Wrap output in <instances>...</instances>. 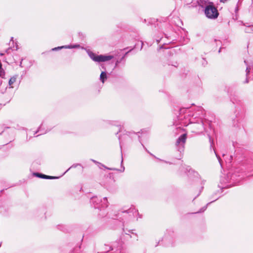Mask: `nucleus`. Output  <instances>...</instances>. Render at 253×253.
I'll list each match as a JSON object with an SVG mask.
<instances>
[{"label": "nucleus", "instance_id": "f257e3e1", "mask_svg": "<svg viewBox=\"0 0 253 253\" xmlns=\"http://www.w3.org/2000/svg\"><path fill=\"white\" fill-rule=\"evenodd\" d=\"M178 117L179 120H185V122H183L185 126H187L190 124H193L192 128L195 129L193 131L194 132L200 134L205 130L203 120L201 118H198L196 120L197 117V114L192 113L188 107L180 109Z\"/></svg>", "mask_w": 253, "mask_h": 253}, {"label": "nucleus", "instance_id": "f03ea898", "mask_svg": "<svg viewBox=\"0 0 253 253\" xmlns=\"http://www.w3.org/2000/svg\"><path fill=\"white\" fill-rule=\"evenodd\" d=\"M187 138V135L186 133L181 135L176 140L175 143L176 149L177 151L179 152V156L176 159L177 160H181L182 158L183 153L184 151L185 144Z\"/></svg>", "mask_w": 253, "mask_h": 253}, {"label": "nucleus", "instance_id": "7ed1b4c3", "mask_svg": "<svg viewBox=\"0 0 253 253\" xmlns=\"http://www.w3.org/2000/svg\"><path fill=\"white\" fill-rule=\"evenodd\" d=\"M205 14L208 18L212 19L217 18L219 15L217 8L212 2L209 3L205 7Z\"/></svg>", "mask_w": 253, "mask_h": 253}, {"label": "nucleus", "instance_id": "20e7f679", "mask_svg": "<svg viewBox=\"0 0 253 253\" xmlns=\"http://www.w3.org/2000/svg\"><path fill=\"white\" fill-rule=\"evenodd\" d=\"M137 35L136 33H134V35H130V37L134 38L133 42L135 43L127 46V54L136 49L140 50L142 48L143 43L141 41L139 40Z\"/></svg>", "mask_w": 253, "mask_h": 253}, {"label": "nucleus", "instance_id": "39448f33", "mask_svg": "<svg viewBox=\"0 0 253 253\" xmlns=\"http://www.w3.org/2000/svg\"><path fill=\"white\" fill-rule=\"evenodd\" d=\"M89 56L90 58L95 62H105L109 61L114 58L112 55H97L92 52H89L88 53Z\"/></svg>", "mask_w": 253, "mask_h": 253}, {"label": "nucleus", "instance_id": "423d86ee", "mask_svg": "<svg viewBox=\"0 0 253 253\" xmlns=\"http://www.w3.org/2000/svg\"><path fill=\"white\" fill-rule=\"evenodd\" d=\"M138 215L139 213L138 212V211L136 210L134 207L132 206L127 210V218L129 220H133L135 218L136 220H137L138 217L137 216Z\"/></svg>", "mask_w": 253, "mask_h": 253}, {"label": "nucleus", "instance_id": "0eeeda50", "mask_svg": "<svg viewBox=\"0 0 253 253\" xmlns=\"http://www.w3.org/2000/svg\"><path fill=\"white\" fill-rule=\"evenodd\" d=\"M236 174L235 173H228L227 175V183H228L227 186L233 185L239 182V180L236 179Z\"/></svg>", "mask_w": 253, "mask_h": 253}, {"label": "nucleus", "instance_id": "6e6552de", "mask_svg": "<svg viewBox=\"0 0 253 253\" xmlns=\"http://www.w3.org/2000/svg\"><path fill=\"white\" fill-rule=\"evenodd\" d=\"M127 136H128L129 137L131 138V139H137L141 143V145L143 146L144 149L151 155V156H154L155 158L156 157L154 156L152 153H151L143 145V144L141 143V141L140 138V136L136 133H135L134 132H127Z\"/></svg>", "mask_w": 253, "mask_h": 253}, {"label": "nucleus", "instance_id": "1a4fd4ad", "mask_svg": "<svg viewBox=\"0 0 253 253\" xmlns=\"http://www.w3.org/2000/svg\"><path fill=\"white\" fill-rule=\"evenodd\" d=\"M101 202V200L97 197H93L91 199V203L94 205V207L96 209L100 208V204Z\"/></svg>", "mask_w": 253, "mask_h": 253}, {"label": "nucleus", "instance_id": "9d476101", "mask_svg": "<svg viewBox=\"0 0 253 253\" xmlns=\"http://www.w3.org/2000/svg\"><path fill=\"white\" fill-rule=\"evenodd\" d=\"M35 174L39 177H40V178H44V179H55L56 178V177H53V176H48V175H45V174H41V173H35Z\"/></svg>", "mask_w": 253, "mask_h": 253}, {"label": "nucleus", "instance_id": "9b49d317", "mask_svg": "<svg viewBox=\"0 0 253 253\" xmlns=\"http://www.w3.org/2000/svg\"><path fill=\"white\" fill-rule=\"evenodd\" d=\"M107 79V75L105 72H102L100 76V79L101 81L103 83H104L105 80Z\"/></svg>", "mask_w": 253, "mask_h": 253}, {"label": "nucleus", "instance_id": "f8f14e48", "mask_svg": "<svg viewBox=\"0 0 253 253\" xmlns=\"http://www.w3.org/2000/svg\"><path fill=\"white\" fill-rule=\"evenodd\" d=\"M245 32L246 33H248L253 32V26L250 25V26L247 27L245 29Z\"/></svg>", "mask_w": 253, "mask_h": 253}, {"label": "nucleus", "instance_id": "ddd939ff", "mask_svg": "<svg viewBox=\"0 0 253 253\" xmlns=\"http://www.w3.org/2000/svg\"><path fill=\"white\" fill-rule=\"evenodd\" d=\"M211 202H210V203H208V204H207V205L206 206H205V207H203L202 208H201V209H200V210L199 211H197V212H195V213H201V212H204V211L206 210V209H207V208L208 205H209V204H210Z\"/></svg>", "mask_w": 253, "mask_h": 253}, {"label": "nucleus", "instance_id": "4468645a", "mask_svg": "<svg viewBox=\"0 0 253 253\" xmlns=\"http://www.w3.org/2000/svg\"><path fill=\"white\" fill-rule=\"evenodd\" d=\"M16 78L15 77H12L10 79V80H9V85H12L13 83H14L16 81Z\"/></svg>", "mask_w": 253, "mask_h": 253}, {"label": "nucleus", "instance_id": "2eb2a0df", "mask_svg": "<svg viewBox=\"0 0 253 253\" xmlns=\"http://www.w3.org/2000/svg\"><path fill=\"white\" fill-rule=\"evenodd\" d=\"M208 137H209V141L210 142V144H211V147H213V140L212 139H211V136L210 135L208 134Z\"/></svg>", "mask_w": 253, "mask_h": 253}, {"label": "nucleus", "instance_id": "dca6fc26", "mask_svg": "<svg viewBox=\"0 0 253 253\" xmlns=\"http://www.w3.org/2000/svg\"><path fill=\"white\" fill-rule=\"evenodd\" d=\"M214 152L216 155V156L219 161V163H220V164L221 165V158L219 157V156H218L215 152V150H214Z\"/></svg>", "mask_w": 253, "mask_h": 253}, {"label": "nucleus", "instance_id": "f3484780", "mask_svg": "<svg viewBox=\"0 0 253 253\" xmlns=\"http://www.w3.org/2000/svg\"><path fill=\"white\" fill-rule=\"evenodd\" d=\"M246 77H249V75L250 73V68L249 67H247L246 70Z\"/></svg>", "mask_w": 253, "mask_h": 253}, {"label": "nucleus", "instance_id": "a211bd4d", "mask_svg": "<svg viewBox=\"0 0 253 253\" xmlns=\"http://www.w3.org/2000/svg\"><path fill=\"white\" fill-rule=\"evenodd\" d=\"M202 65L203 66H205L206 65H207L208 62L205 59V58L202 59Z\"/></svg>", "mask_w": 253, "mask_h": 253}, {"label": "nucleus", "instance_id": "6ab92c4d", "mask_svg": "<svg viewBox=\"0 0 253 253\" xmlns=\"http://www.w3.org/2000/svg\"><path fill=\"white\" fill-rule=\"evenodd\" d=\"M233 125L234 126H238V123H239V120H233Z\"/></svg>", "mask_w": 253, "mask_h": 253}, {"label": "nucleus", "instance_id": "aec40b11", "mask_svg": "<svg viewBox=\"0 0 253 253\" xmlns=\"http://www.w3.org/2000/svg\"><path fill=\"white\" fill-rule=\"evenodd\" d=\"M159 159L160 161H163V162H165V163H167V164H169V165H171V164H172V163H171V162H168V161H166L162 160L159 159Z\"/></svg>", "mask_w": 253, "mask_h": 253}, {"label": "nucleus", "instance_id": "412c9836", "mask_svg": "<svg viewBox=\"0 0 253 253\" xmlns=\"http://www.w3.org/2000/svg\"><path fill=\"white\" fill-rule=\"evenodd\" d=\"M63 47H64V46H60H60H59V47H55L54 48H53V49H52V50H57V49H61V48H63Z\"/></svg>", "mask_w": 253, "mask_h": 253}, {"label": "nucleus", "instance_id": "4be33fe9", "mask_svg": "<svg viewBox=\"0 0 253 253\" xmlns=\"http://www.w3.org/2000/svg\"><path fill=\"white\" fill-rule=\"evenodd\" d=\"M108 207V204L107 203H106V204H101V207H103V208H106Z\"/></svg>", "mask_w": 253, "mask_h": 253}, {"label": "nucleus", "instance_id": "5701e85b", "mask_svg": "<svg viewBox=\"0 0 253 253\" xmlns=\"http://www.w3.org/2000/svg\"><path fill=\"white\" fill-rule=\"evenodd\" d=\"M248 77H246V80H245V82H244V83H246V84L248 83H249V78H248Z\"/></svg>", "mask_w": 253, "mask_h": 253}, {"label": "nucleus", "instance_id": "b1692460", "mask_svg": "<svg viewBox=\"0 0 253 253\" xmlns=\"http://www.w3.org/2000/svg\"><path fill=\"white\" fill-rule=\"evenodd\" d=\"M11 48H8L5 50V52L7 53H8L9 52V51L11 50Z\"/></svg>", "mask_w": 253, "mask_h": 253}, {"label": "nucleus", "instance_id": "393cba45", "mask_svg": "<svg viewBox=\"0 0 253 253\" xmlns=\"http://www.w3.org/2000/svg\"><path fill=\"white\" fill-rule=\"evenodd\" d=\"M125 213V211H122L121 212H119L118 216H119L120 215H121L122 213Z\"/></svg>", "mask_w": 253, "mask_h": 253}, {"label": "nucleus", "instance_id": "a878e982", "mask_svg": "<svg viewBox=\"0 0 253 253\" xmlns=\"http://www.w3.org/2000/svg\"><path fill=\"white\" fill-rule=\"evenodd\" d=\"M228 0H220V1L221 2L225 3V2H226Z\"/></svg>", "mask_w": 253, "mask_h": 253}, {"label": "nucleus", "instance_id": "bb28decb", "mask_svg": "<svg viewBox=\"0 0 253 253\" xmlns=\"http://www.w3.org/2000/svg\"><path fill=\"white\" fill-rule=\"evenodd\" d=\"M185 1L187 2V3H190L192 2V0H185Z\"/></svg>", "mask_w": 253, "mask_h": 253}, {"label": "nucleus", "instance_id": "cd10ccee", "mask_svg": "<svg viewBox=\"0 0 253 253\" xmlns=\"http://www.w3.org/2000/svg\"><path fill=\"white\" fill-rule=\"evenodd\" d=\"M133 236H134V238L135 240H137V236L136 235V234H133Z\"/></svg>", "mask_w": 253, "mask_h": 253}, {"label": "nucleus", "instance_id": "c85d7f7f", "mask_svg": "<svg viewBox=\"0 0 253 253\" xmlns=\"http://www.w3.org/2000/svg\"><path fill=\"white\" fill-rule=\"evenodd\" d=\"M198 111H202V108L201 107H199L198 108Z\"/></svg>", "mask_w": 253, "mask_h": 253}, {"label": "nucleus", "instance_id": "c756f323", "mask_svg": "<svg viewBox=\"0 0 253 253\" xmlns=\"http://www.w3.org/2000/svg\"><path fill=\"white\" fill-rule=\"evenodd\" d=\"M77 165H73L72 166H71L67 170H68L69 169H70L71 168H73V167H76Z\"/></svg>", "mask_w": 253, "mask_h": 253}, {"label": "nucleus", "instance_id": "7c9ffc66", "mask_svg": "<svg viewBox=\"0 0 253 253\" xmlns=\"http://www.w3.org/2000/svg\"><path fill=\"white\" fill-rule=\"evenodd\" d=\"M201 192V190H200V192H199V193H198V194L197 195V196H196V197L194 199H195L197 197L199 196V195L200 194Z\"/></svg>", "mask_w": 253, "mask_h": 253}, {"label": "nucleus", "instance_id": "2f4dec72", "mask_svg": "<svg viewBox=\"0 0 253 253\" xmlns=\"http://www.w3.org/2000/svg\"><path fill=\"white\" fill-rule=\"evenodd\" d=\"M167 239L166 236H165L163 239V241H166Z\"/></svg>", "mask_w": 253, "mask_h": 253}, {"label": "nucleus", "instance_id": "473e14b6", "mask_svg": "<svg viewBox=\"0 0 253 253\" xmlns=\"http://www.w3.org/2000/svg\"><path fill=\"white\" fill-rule=\"evenodd\" d=\"M104 201H106L107 202V198H106V197H104Z\"/></svg>", "mask_w": 253, "mask_h": 253}, {"label": "nucleus", "instance_id": "72a5a7b5", "mask_svg": "<svg viewBox=\"0 0 253 253\" xmlns=\"http://www.w3.org/2000/svg\"><path fill=\"white\" fill-rule=\"evenodd\" d=\"M121 170V171H124L125 170V167H124L123 168L122 170Z\"/></svg>", "mask_w": 253, "mask_h": 253}, {"label": "nucleus", "instance_id": "f704fd0d", "mask_svg": "<svg viewBox=\"0 0 253 253\" xmlns=\"http://www.w3.org/2000/svg\"><path fill=\"white\" fill-rule=\"evenodd\" d=\"M119 219H120L122 221L124 220V218H122L121 217H120Z\"/></svg>", "mask_w": 253, "mask_h": 253}, {"label": "nucleus", "instance_id": "c9c22d12", "mask_svg": "<svg viewBox=\"0 0 253 253\" xmlns=\"http://www.w3.org/2000/svg\"><path fill=\"white\" fill-rule=\"evenodd\" d=\"M113 250L112 247H109V250Z\"/></svg>", "mask_w": 253, "mask_h": 253}, {"label": "nucleus", "instance_id": "e433bc0d", "mask_svg": "<svg viewBox=\"0 0 253 253\" xmlns=\"http://www.w3.org/2000/svg\"><path fill=\"white\" fill-rule=\"evenodd\" d=\"M231 100L233 103H235V102L233 100V99H231Z\"/></svg>", "mask_w": 253, "mask_h": 253}, {"label": "nucleus", "instance_id": "4c0bfd02", "mask_svg": "<svg viewBox=\"0 0 253 253\" xmlns=\"http://www.w3.org/2000/svg\"><path fill=\"white\" fill-rule=\"evenodd\" d=\"M4 55V54H3V53H0V56H2V55Z\"/></svg>", "mask_w": 253, "mask_h": 253}, {"label": "nucleus", "instance_id": "58836bf2", "mask_svg": "<svg viewBox=\"0 0 253 253\" xmlns=\"http://www.w3.org/2000/svg\"><path fill=\"white\" fill-rule=\"evenodd\" d=\"M130 236V238H131V237H132V236H131V235H129V234L127 233V236Z\"/></svg>", "mask_w": 253, "mask_h": 253}, {"label": "nucleus", "instance_id": "ea45409f", "mask_svg": "<svg viewBox=\"0 0 253 253\" xmlns=\"http://www.w3.org/2000/svg\"><path fill=\"white\" fill-rule=\"evenodd\" d=\"M41 128V126L39 127V129H38V131H40V129Z\"/></svg>", "mask_w": 253, "mask_h": 253}, {"label": "nucleus", "instance_id": "a19ab883", "mask_svg": "<svg viewBox=\"0 0 253 253\" xmlns=\"http://www.w3.org/2000/svg\"><path fill=\"white\" fill-rule=\"evenodd\" d=\"M221 52V48L219 49V50H218V52L220 53Z\"/></svg>", "mask_w": 253, "mask_h": 253}, {"label": "nucleus", "instance_id": "79ce46f5", "mask_svg": "<svg viewBox=\"0 0 253 253\" xmlns=\"http://www.w3.org/2000/svg\"><path fill=\"white\" fill-rule=\"evenodd\" d=\"M1 243H2L1 242V243H0V247L1 246Z\"/></svg>", "mask_w": 253, "mask_h": 253}, {"label": "nucleus", "instance_id": "37998d69", "mask_svg": "<svg viewBox=\"0 0 253 253\" xmlns=\"http://www.w3.org/2000/svg\"><path fill=\"white\" fill-rule=\"evenodd\" d=\"M44 132H43V133H41V134H42L43 133H44Z\"/></svg>", "mask_w": 253, "mask_h": 253}]
</instances>
